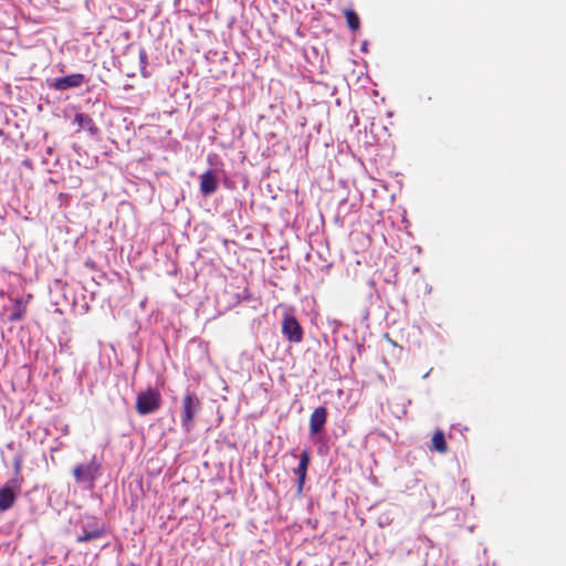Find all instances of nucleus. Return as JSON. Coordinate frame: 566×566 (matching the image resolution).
Listing matches in <instances>:
<instances>
[{
  "instance_id": "14",
  "label": "nucleus",
  "mask_w": 566,
  "mask_h": 566,
  "mask_svg": "<svg viewBox=\"0 0 566 566\" xmlns=\"http://www.w3.org/2000/svg\"><path fill=\"white\" fill-rule=\"evenodd\" d=\"M13 467H14V472H15V476H22L20 473H21V468H22V459L21 457H14L13 459Z\"/></svg>"
},
{
  "instance_id": "9",
  "label": "nucleus",
  "mask_w": 566,
  "mask_h": 566,
  "mask_svg": "<svg viewBox=\"0 0 566 566\" xmlns=\"http://www.w3.org/2000/svg\"><path fill=\"white\" fill-rule=\"evenodd\" d=\"M218 189V179L212 169L205 171L200 176V191L203 196H209Z\"/></svg>"
},
{
  "instance_id": "7",
  "label": "nucleus",
  "mask_w": 566,
  "mask_h": 566,
  "mask_svg": "<svg viewBox=\"0 0 566 566\" xmlns=\"http://www.w3.org/2000/svg\"><path fill=\"white\" fill-rule=\"evenodd\" d=\"M327 420V410L325 407H317L311 415L310 418V432L317 434L322 431Z\"/></svg>"
},
{
  "instance_id": "6",
  "label": "nucleus",
  "mask_w": 566,
  "mask_h": 566,
  "mask_svg": "<svg viewBox=\"0 0 566 566\" xmlns=\"http://www.w3.org/2000/svg\"><path fill=\"white\" fill-rule=\"evenodd\" d=\"M84 83V75L81 73L70 74L54 80L52 86L57 91H65L71 87H78Z\"/></svg>"
},
{
  "instance_id": "13",
  "label": "nucleus",
  "mask_w": 566,
  "mask_h": 566,
  "mask_svg": "<svg viewBox=\"0 0 566 566\" xmlns=\"http://www.w3.org/2000/svg\"><path fill=\"white\" fill-rule=\"evenodd\" d=\"M344 14L348 28L353 31H357L360 28V20L358 14L353 9H346Z\"/></svg>"
},
{
  "instance_id": "10",
  "label": "nucleus",
  "mask_w": 566,
  "mask_h": 566,
  "mask_svg": "<svg viewBox=\"0 0 566 566\" xmlns=\"http://www.w3.org/2000/svg\"><path fill=\"white\" fill-rule=\"evenodd\" d=\"M74 124L77 125V129H86L92 136L98 133V128L94 123L93 118L84 113H77L74 117Z\"/></svg>"
},
{
  "instance_id": "15",
  "label": "nucleus",
  "mask_w": 566,
  "mask_h": 566,
  "mask_svg": "<svg viewBox=\"0 0 566 566\" xmlns=\"http://www.w3.org/2000/svg\"><path fill=\"white\" fill-rule=\"evenodd\" d=\"M139 59H140V62H142V64H143V70H144V69H145V65H146V63H147V53H146V51H145L144 49H142V50L139 51Z\"/></svg>"
},
{
  "instance_id": "1",
  "label": "nucleus",
  "mask_w": 566,
  "mask_h": 566,
  "mask_svg": "<svg viewBox=\"0 0 566 566\" xmlns=\"http://www.w3.org/2000/svg\"><path fill=\"white\" fill-rule=\"evenodd\" d=\"M201 410V401L196 392L188 391L181 401L180 422L185 432H190L195 427V419Z\"/></svg>"
},
{
  "instance_id": "8",
  "label": "nucleus",
  "mask_w": 566,
  "mask_h": 566,
  "mask_svg": "<svg viewBox=\"0 0 566 566\" xmlns=\"http://www.w3.org/2000/svg\"><path fill=\"white\" fill-rule=\"evenodd\" d=\"M310 461H311V453L307 449H304L300 454L298 465L294 470L295 474L298 478V480H297L298 492H301L303 489Z\"/></svg>"
},
{
  "instance_id": "4",
  "label": "nucleus",
  "mask_w": 566,
  "mask_h": 566,
  "mask_svg": "<svg viewBox=\"0 0 566 566\" xmlns=\"http://www.w3.org/2000/svg\"><path fill=\"white\" fill-rule=\"evenodd\" d=\"M282 333L291 343H301L303 328L295 316L285 315L282 322Z\"/></svg>"
},
{
  "instance_id": "12",
  "label": "nucleus",
  "mask_w": 566,
  "mask_h": 566,
  "mask_svg": "<svg viewBox=\"0 0 566 566\" xmlns=\"http://www.w3.org/2000/svg\"><path fill=\"white\" fill-rule=\"evenodd\" d=\"M432 448L439 453H446L448 451V444L446 441L444 433L441 430H438L433 433L432 439Z\"/></svg>"
},
{
  "instance_id": "16",
  "label": "nucleus",
  "mask_w": 566,
  "mask_h": 566,
  "mask_svg": "<svg viewBox=\"0 0 566 566\" xmlns=\"http://www.w3.org/2000/svg\"><path fill=\"white\" fill-rule=\"evenodd\" d=\"M22 318V313L20 310H18L17 312L12 313L11 316H10V321L11 322H14V321H20Z\"/></svg>"
},
{
  "instance_id": "2",
  "label": "nucleus",
  "mask_w": 566,
  "mask_h": 566,
  "mask_svg": "<svg viewBox=\"0 0 566 566\" xmlns=\"http://www.w3.org/2000/svg\"><path fill=\"white\" fill-rule=\"evenodd\" d=\"M163 403L161 394L158 389L148 387L136 396V412L146 416L156 412Z\"/></svg>"
},
{
  "instance_id": "5",
  "label": "nucleus",
  "mask_w": 566,
  "mask_h": 566,
  "mask_svg": "<svg viewBox=\"0 0 566 566\" xmlns=\"http://www.w3.org/2000/svg\"><path fill=\"white\" fill-rule=\"evenodd\" d=\"M99 471V464L92 460L87 464H78L73 469V475L77 483H92Z\"/></svg>"
},
{
  "instance_id": "3",
  "label": "nucleus",
  "mask_w": 566,
  "mask_h": 566,
  "mask_svg": "<svg viewBox=\"0 0 566 566\" xmlns=\"http://www.w3.org/2000/svg\"><path fill=\"white\" fill-rule=\"evenodd\" d=\"M23 484L22 476H14L0 489V512L11 509L21 492Z\"/></svg>"
},
{
  "instance_id": "11",
  "label": "nucleus",
  "mask_w": 566,
  "mask_h": 566,
  "mask_svg": "<svg viewBox=\"0 0 566 566\" xmlns=\"http://www.w3.org/2000/svg\"><path fill=\"white\" fill-rule=\"evenodd\" d=\"M105 531L102 526H98L96 523L92 526L91 530L83 528V533L76 537L77 543L90 542L94 539H98L104 536Z\"/></svg>"
}]
</instances>
